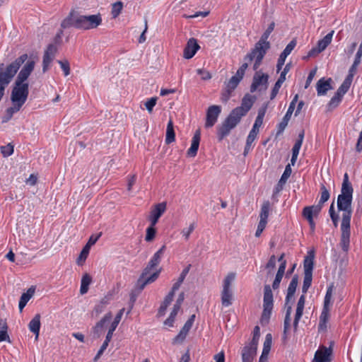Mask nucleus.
<instances>
[{"label": "nucleus", "mask_w": 362, "mask_h": 362, "mask_svg": "<svg viewBox=\"0 0 362 362\" xmlns=\"http://www.w3.org/2000/svg\"><path fill=\"white\" fill-rule=\"evenodd\" d=\"M255 98L246 94L241 101V105L234 108L222 122L217 127V137L221 141L227 136L230 131L234 129L240 122L243 117L245 116L253 105Z\"/></svg>", "instance_id": "nucleus-1"}, {"label": "nucleus", "mask_w": 362, "mask_h": 362, "mask_svg": "<svg viewBox=\"0 0 362 362\" xmlns=\"http://www.w3.org/2000/svg\"><path fill=\"white\" fill-rule=\"evenodd\" d=\"M274 27L275 23L272 22L262 35L259 40L255 45L254 48L244 57V60H248L249 62L255 59L253 69L255 71L259 67L267 52L270 49V42L267 40L273 32Z\"/></svg>", "instance_id": "nucleus-2"}, {"label": "nucleus", "mask_w": 362, "mask_h": 362, "mask_svg": "<svg viewBox=\"0 0 362 362\" xmlns=\"http://www.w3.org/2000/svg\"><path fill=\"white\" fill-rule=\"evenodd\" d=\"M353 187L349 182L348 173L344 175V179L341 188V194L338 195L337 200V209L343 211L341 221H351L352 215Z\"/></svg>", "instance_id": "nucleus-3"}, {"label": "nucleus", "mask_w": 362, "mask_h": 362, "mask_svg": "<svg viewBox=\"0 0 362 362\" xmlns=\"http://www.w3.org/2000/svg\"><path fill=\"white\" fill-rule=\"evenodd\" d=\"M165 250V245H163L152 257L148 264L144 269L142 274L137 282V286L139 288V293L141 292L144 287L151 283L155 281L159 275V271L154 272L153 274H150L151 271L157 267L160 262L161 257Z\"/></svg>", "instance_id": "nucleus-4"}, {"label": "nucleus", "mask_w": 362, "mask_h": 362, "mask_svg": "<svg viewBox=\"0 0 362 362\" xmlns=\"http://www.w3.org/2000/svg\"><path fill=\"white\" fill-rule=\"evenodd\" d=\"M298 282V275H294L288 285L287 289V294L285 299V309H286V315L284 322V334L283 339L286 340L287 339L288 332L291 328V315L292 313V304L293 300L292 298L295 294Z\"/></svg>", "instance_id": "nucleus-5"}, {"label": "nucleus", "mask_w": 362, "mask_h": 362, "mask_svg": "<svg viewBox=\"0 0 362 362\" xmlns=\"http://www.w3.org/2000/svg\"><path fill=\"white\" fill-rule=\"evenodd\" d=\"M274 306L273 293L271 286L268 284L264 287L263 311L260 318L262 325L269 323Z\"/></svg>", "instance_id": "nucleus-6"}, {"label": "nucleus", "mask_w": 362, "mask_h": 362, "mask_svg": "<svg viewBox=\"0 0 362 362\" xmlns=\"http://www.w3.org/2000/svg\"><path fill=\"white\" fill-rule=\"evenodd\" d=\"M27 59L28 55L26 54H22L21 57L17 58L13 62L6 67L4 71L0 72V81L8 86L17 73L20 66Z\"/></svg>", "instance_id": "nucleus-7"}, {"label": "nucleus", "mask_w": 362, "mask_h": 362, "mask_svg": "<svg viewBox=\"0 0 362 362\" xmlns=\"http://www.w3.org/2000/svg\"><path fill=\"white\" fill-rule=\"evenodd\" d=\"M28 84L16 80L11 91V100L12 103L23 105L28 98Z\"/></svg>", "instance_id": "nucleus-8"}, {"label": "nucleus", "mask_w": 362, "mask_h": 362, "mask_svg": "<svg viewBox=\"0 0 362 362\" xmlns=\"http://www.w3.org/2000/svg\"><path fill=\"white\" fill-rule=\"evenodd\" d=\"M102 23L101 16L98 15H79L76 19V28L90 30L97 28Z\"/></svg>", "instance_id": "nucleus-9"}, {"label": "nucleus", "mask_w": 362, "mask_h": 362, "mask_svg": "<svg viewBox=\"0 0 362 362\" xmlns=\"http://www.w3.org/2000/svg\"><path fill=\"white\" fill-rule=\"evenodd\" d=\"M332 296V286H330L327 290L324 299L323 308L320 316V322L318 325L319 332L325 331L327 329V323L329 318V305L331 303Z\"/></svg>", "instance_id": "nucleus-10"}, {"label": "nucleus", "mask_w": 362, "mask_h": 362, "mask_svg": "<svg viewBox=\"0 0 362 362\" xmlns=\"http://www.w3.org/2000/svg\"><path fill=\"white\" fill-rule=\"evenodd\" d=\"M235 277V274L234 273H229L223 280V290L221 292V303L225 307H228L232 304L233 292L230 287Z\"/></svg>", "instance_id": "nucleus-11"}, {"label": "nucleus", "mask_w": 362, "mask_h": 362, "mask_svg": "<svg viewBox=\"0 0 362 362\" xmlns=\"http://www.w3.org/2000/svg\"><path fill=\"white\" fill-rule=\"evenodd\" d=\"M314 256L305 257L303 262L304 268V279L303 284L302 286V292L305 294L311 286L313 280V270L314 267L313 262Z\"/></svg>", "instance_id": "nucleus-12"}, {"label": "nucleus", "mask_w": 362, "mask_h": 362, "mask_svg": "<svg viewBox=\"0 0 362 362\" xmlns=\"http://www.w3.org/2000/svg\"><path fill=\"white\" fill-rule=\"evenodd\" d=\"M350 224L351 221H341V238L339 245L342 250L345 252H348L350 244Z\"/></svg>", "instance_id": "nucleus-13"}, {"label": "nucleus", "mask_w": 362, "mask_h": 362, "mask_svg": "<svg viewBox=\"0 0 362 362\" xmlns=\"http://www.w3.org/2000/svg\"><path fill=\"white\" fill-rule=\"evenodd\" d=\"M57 53V47L54 44H50L47 46L46 49L44 52L43 59H42V71L45 73L49 69V66L55 58V56Z\"/></svg>", "instance_id": "nucleus-14"}, {"label": "nucleus", "mask_w": 362, "mask_h": 362, "mask_svg": "<svg viewBox=\"0 0 362 362\" xmlns=\"http://www.w3.org/2000/svg\"><path fill=\"white\" fill-rule=\"evenodd\" d=\"M269 75L263 74L261 71H257L252 79V83L250 86V91L254 93L257 90L260 86H264V89L267 88Z\"/></svg>", "instance_id": "nucleus-15"}, {"label": "nucleus", "mask_w": 362, "mask_h": 362, "mask_svg": "<svg viewBox=\"0 0 362 362\" xmlns=\"http://www.w3.org/2000/svg\"><path fill=\"white\" fill-rule=\"evenodd\" d=\"M221 112V108L218 105H211L208 108L205 122V127L206 128L211 127L215 124Z\"/></svg>", "instance_id": "nucleus-16"}, {"label": "nucleus", "mask_w": 362, "mask_h": 362, "mask_svg": "<svg viewBox=\"0 0 362 362\" xmlns=\"http://www.w3.org/2000/svg\"><path fill=\"white\" fill-rule=\"evenodd\" d=\"M106 328L113 329V320L110 313L106 314L105 316L97 323L94 328V332L96 334L97 337H99L100 334Z\"/></svg>", "instance_id": "nucleus-17"}, {"label": "nucleus", "mask_w": 362, "mask_h": 362, "mask_svg": "<svg viewBox=\"0 0 362 362\" xmlns=\"http://www.w3.org/2000/svg\"><path fill=\"white\" fill-rule=\"evenodd\" d=\"M166 210V203L161 202L154 206L153 209L151 211L149 216V221L152 226H155L158 223L159 218Z\"/></svg>", "instance_id": "nucleus-18"}, {"label": "nucleus", "mask_w": 362, "mask_h": 362, "mask_svg": "<svg viewBox=\"0 0 362 362\" xmlns=\"http://www.w3.org/2000/svg\"><path fill=\"white\" fill-rule=\"evenodd\" d=\"M305 302V294L303 293L299 298L298 303H297V308H296V310L295 317H294V320L293 322V327L294 332H296L297 330L299 321L303 314Z\"/></svg>", "instance_id": "nucleus-19"}, {"label": "nucleus", "mask_w": 362, "mask_h": 362, "mask_svg": "<svg viewBox=\"0 0 362 362\" xmlns=\"http://www.w3.org/2000/svg\"><path fill=\"white\" fill-rule=\"evenodd\" d=\"M35 62L33 60H30L26 62L22 69L20 71L16 81L20 82H23L27 80L31 72L33 71L35 67Z\"/></svg>", "instance_id": "nucleus-20"}, {"label": "nucleus", "mask_w": 362, "mask_h": 362, "mask_svg": "<svg viewBox=\"0 0 362 362\" xmlns=\"http://www.w3.org/2000/svg\"><path fill=\"white\" fill-rule=\"evenodd\" d=\"M332 354L331 348H327L325 346H321L315 352L314 361L315 362H330V356Z\"/></svg>", "instance_id": "nucleus-21"}, {"label": "nucleus", "mask_w": 362, "mask_h": 362, "mask_svg": "<svg viewBox=\"0 0 362 362\" xmlns=\"http://www.w3.org/2000/svg\"><path fill=\"white\" fill-rule=\"evenodd\" d=\"M199 47H200L197 44V40L194 38H190L184 49V57L185 59L192 58Z\"/></svg>", "instance_id": "nucleus-22"}, {"label": "nucleus", "mask_w": 362, "mask_h": 362, "mask_svg": "<svg viewBox=\"0 0 362 362\" xmlns=\"http://www.w3.org/2000/svg\"><path fill=\"white\" fill-rule=\"evenodd\" d=\"M264 116V112H258V115L257 117H256V119H255V124H253V127L252 128V129L250 130L248 136H247V139H249L250 140H253L255 141V139L257 138V136L259 133V127L262 124V122H263V117Z\"/></svg>", "instance_id": "nucleus-23"}, {"label": "nucleus", "mask_w": 362, "mask_h": 362, "mask_svg": "<svg viewBox=\"0 0 362 362\" xmlns=\"http://www.w3.org/2000/svg\"><path fill=\"white\" fill-rule=\"evenodd\" d=\"M332 80L331 78L325 79V78H320L316 85L317 92L318 95H324L327 93L329 90L332 89L331 85Z\"/></svg>", "instance_id": "nucleus-24"}, {"label": "nucleus", "mask_w": 362, "mask_h": 362, "mask_svg": "<svg viewBox=\"0 0 362 362\" xmlns=\"http://www.w3.org/2000/svg\"><path fill=\"white\" fill-rule=\"evenodd\" d=\"M201 139V134L199 130H197L194 133L192 139L190 148L187 150V155L189 157H194L199 149V142Z\"/></svg>", "instance_id": "nucleus-25"}, {"label": "nucleus", "mask_w": 362, "mask_h": 362, "mask_svg": "<svg viewBox=\"0 0 362 362\" xmlns=\"http://www.w3.org/2000/svg\"><path fill=\"white\" fill-rule=\"evenodd\" d=\"M40 318V315L36 314L28 324L29 329L31 332H33L35 334V339L36 341L38 339L40 334V329L41 325Z\"/></svg>", "instance_id": "nucleus-26"}, {"label": "nucleus", "mask_w": 362, "mask_h": 362, "mask_svg": "<svg viewBox=\"0 0 362 362\" xmlns=\"http://www.w3.org/2000/svg\"><path fill=\"white\" fill-rule=\"evenodd\" d=\"M295 109H293V106H288V108L287 110V112L283 119H281V122L278 124L277 127V135L281 134L286 127L288 125V123L291 117V115Z\"/></svg>", "instance_id": "nucleus-27"}, {"label": "nucleus", "mask_w": 362, "mask_h": 362, "mask_svg": "<svg viewBox=\"0 0 362 362\" xmlns=\"http://www.w3.org/2000/svg\"><path fill=\"white\" fill-rule=\"evenodd\" d=\"M78 16H79V15H78L75 11H71L68 16L62 21L61 27L66 29L71 26H74L76 28V19Z\"/></svg>", "instance_id": "nucleus-28"}, {"label": "nucleus", "mask_w": 362, "mask_h": 362, "mask_svg": "<svg viewBox=\"0 0 362 362\" xmlns=\"http://www.w3.org/2000/svg\"><path fill=\"white\" fill-rule=\"evenodd\" d=\"M35 288L31 286L29 288L25 293H23L20 298L18 307L21 312H22L23 309L29 301V300L33 296L35 293Z\"/></svg>", "instance_id": "nucleus-29"}, {"label": "nucleus", "mask_w": 362, "mask_h": 362, "mask_svg": "<svg viewBox=\"0 0 362 362\" xmlns=\"http://www.w3.org/2000/svg\"><path fill=\"white\" fill-rule=\"evenodd\" d=\"M257 353V349H254L250 346H245L242 351L243 362H252L253 358Z\"/></svg>", "instance_id": "nucleus-30"}, {"label": "nucleus", "mask_w": 362, "mask_h": 362, "mask_svg": "<svg viewBox=\"0 0 362 362\" xmlns=\"http://www.w3.org/2000/svg\"><path fill=\"white\" fill-rule=\"evenodd\" d=\"M270 208V202L269 200L264 201L261 206L259 222L267 223V218L269 214Z\"/></svg>", "instance_id": "nucleus-31"}, {"label": "nucleus", "mask_w": 362, "mask_h": 362, "mask_svg": "<svg viewBox=\"0 0 362 362\" xmlns=\"http://www.w3.org/2000/svg\"><path fill=\"white\" fill-rule=\"evenodd\" d=\"M334 34V30H332L330 33L327 34L322 40H320L317 42V48L318 52L324 51L327 47L331 43L332 37Z\"/></svg>", "instance_id": "nucleus-32"}, {"label": "nucleus", "mask_w": 362, "mask_h": 362, "mask_svg": "<svg viewBox=\"0 0 362 362\" xmlns=\"http://www.w3.org/2000/svg\"><path fill=\"white\" fill-rule=\"evenodd\" d=\"M92 282L91 276L86 273L83 275L81 281L80 293L81 295L86 293L88 291V287Z\"/></svg>", "instance_id": "nucleus-33"}, {"label": "nucleus", "mask_w": 362, "mask_h": 362, "mask_svg": "<svg viewBox=\"0 0 362 362\" xmlns=\"http://www.w3.org/2000/svg\"><path fill=\"white\" fill-rule=\"evenodd\" d=\"M112 329H110V330L108 331V333L106 336V339H105V341L103 342V344L100 346V349L98 350L97 354L95 355V356L93 358L94 362H96L100 358L101 355L103 354L104 351L107 349L108 344L112 338Z\"/></svg>", "instance_id": "nucleus-34"}, {"label": "nucleus", "mask_w": 362, "mask_h": 362, "mask_svg": "<svg viewBox=\"0 0 362 362\" xmlns=\"http://www.w3.org/2000/svg\"><path fill=\"white\" fill-rule=\"evenodd\" d=\"M175 139V134L173 128V122L172 119H170L166 129V136H165V143L170 144L173 142Z\"/></svg>", "instance_id": "nucleus-35"}, {"label": "nucleus", "mask_w": 362, "mask_h": 362, "mask_svg": "<svg viewBox=\"0 0 362 362\" xmlns=\"http://www.w3.org/2000/svg\"><path fill=\"white\" fill-rule=\"evenodd\" d=\"M351 83L352 81L345 78L341 85L337 89V91L336 92L335 94L337 95L339 97L343 98V96L349 90Z\"/></svg>", "instance_id": "nucleus-36"}, {"label": "nucleus", "mask_w": 362, "mask_h": 362, "mask_svg": "<svg viewBox=\"0 0 362 362\" xmlns=\"http://www.w3.org/2000/svg\"><path fill=\"white\" fill-rule=\"evenodd\" d=\"M351 83L352 81L345 78L341 85L337 89V91L336 92L335 94L337 95L339 97L343 98V96L349 90Z\"/></svg>", "instance_id": "nucleus-37"}, {"label": "nucleus", "mask_w": 362, "mask_h": 362, "mask_svg": "<svg viewBox=\"0 0 362 362\" xmlns=\"http://www.w3.org/2000/svg\"><path fill=\"white\" fill-rule=\"evenodd\" d=\"M351 83L352 81L345 78L341 85L337 89V91L336 92L335 94L337 95L339 97L343 98V96L349 90Z\"/></svg>", "instance_id": "nucleus-38"}, {"label": "nucleus", "mask_w": 362, "mask_h": 362, "mask_svg": "<svg viewBox=\"0 0 362 362\" xmlns=\"http://www.w3.org/2000/svg\"><path fill=\"white\" fill-rule=\"evenodd\" d=\"M242 78H240L238 75L233 76L230 80L227 82L226 85V88L233 91L236 87L238 86L239 83L242 80Z\"/></svg>", "instance_id": "nucleus-39"}, {"label": "nucleus", "mask_w": 362, "mask_h": 362, "mask_svg": "<svg viewBox=\"0 0 362 362\" xmlns=\"http://www.w3.org/2000/svg\"><path fill=\"white\" fill-rule=\"evenodd\" d=\"M260 337V328L259 326H255L253 330V337L252 339L249 344L248 346L253 347L254 349H257L258 341Z\"/></svg>", "instance_id": "nucleus-40"}, {"label": "nucleus", "mask_w": 362, "mask_h": 362, "mask_svg": "<svg viewBox=\"0 0 362 362\" xmlns=\"http://www.w3.org/2000/svg\"><path fill=\"white\" fill-rule=\"evenodd\" d=\"M0 327H1V330H0V341H9V336L7 334V324L1 319L0 320Z\"/></svg>", "instance_id": "nucleus-41"}, {"label": "nucleus", "mask_w": 362, "mask_h": 362, "mask_svg": "<svg viewBox=\"0 0 362 362\" xmlns=\"http://www.w3.org/2000/svg\"><path fill=\"white\" fill-rule=\"evenodd\" d=\"M334 201L330 205L329 209V214L330 216V218L332 219V221L333 223V225L335 228L338 226L339 221V216L337 213H336L334 210Z\"/></svg>", "instance_id": "nucleus-42"}, {"label": "nucleus", "mask_w": 362, "mask_h": 362, "mask_svg": "<svg viewBox=\"0 0 362 362\" xmlns=\"http://www.w3.org/2000/svg\"><path fill=\"white\" fill-rule=\"evenodd\" d=\"M320 191L321 195L318 203L323 205L329 199L330 194L328 189L324 185H321Z\"/></svg>", "instance_id": "nucleus-43"}, {"label": "nucleus", "mask_w": 362, "mask_h": 362, "mask_svg": "<svg viewBox=\"0 0 362 362\" xmlns=\"http://www.w3.org/2000/svg\"><path fill=\"white\" fill-rule=\"evenodd\" d=\"M291 174V165L290 164H288L286 168H285V170H284V173L282 174L279 181V183H278V185H283L286 183V180H288V178L290 177Z\"/></svg>", "instance_id": "nucleus-44"}, {"label": "nucleus", "mask_w": 362, "mask_h": 362, "mask_svg": "<svg viewBox=\"0 0 362 362\" xmlns=\"http://www.w3.org/2000/svg\"><path fill=\"white\" fill-rule=\"evenodd\" d=\"M272 343V336L271 334H267L265 337V340L264 342L263 347V354H269Z\"/></svg>", "instance_id": "nucleus-45"}, {"label": "nucleus", "mask_w": 362, "mask_h": 362, "mask_svg": "<svg viewBox=\"0 0 362 362\" xmlns=\"http://www.w3.org/2000/svg\"><path fill=\"white\" fill-rule=\"evenodd\" d=\"M360 64H361L360 62H358L356 60L354 61L353 64L349 68V74H348V75L346 77V79H349L351 81H353L354 76V75H355V74L356 73V71H357V67H358V66Z\"/></svg>", "instance_id": "nucleus-46"}, {"label": "nucleus", "mask_w": 362, "mask_h": 362, "mask_svg": "<svg viewBox=\"0 0 362 362\" xmlns=\"http://www.w3.org/2000/svg\"><path fill=\"white\" fill-rule=\"evenodd\" d=\"M58 64L60 65L61 69L64 71V74L65 76H67L70 74V65L69 62L67 59L59 60Z\"/></svg>", "instance_id": "nucleus-47"}, {"label": "nucleus", "mask_w": 362, "mask_h": 362, "mask_svg": "<svg viewBox=\"0 0 362 362\" xmlns=\"http://www.w3.org/2000/svg\"><path fill=\"white\" fill-rule=\"evenodd\" d=\"M156 233V230L155 228V226H152V225H150V226L148 227L146 229V237H145L146 241H147V242L152 241L155 238Z\"/></svg>", "instance_id": "nucleus-48"}, {"label": "nucleus", "mask_w": 362, "mask_h": 362, "mask_svg": "<svg viewBox=\"0 0 362 362\" xmlns=\"http://www.w3.org/2000/svg\"><path fill=\"white\" fill-rule=\"evenodd\" d=\"M341 100H342L341 98H340L337 95L334 94V95L331 98V100L328 104L329 110H332V109L337 107L341 103Z\"/></svg>", "instance_id": "nucleus-49"}, {"label": "nucleus", "mask_w": 362, "mask_h": 362, "mask_svg": "<svg viewBox=\"0 0 362 362\" xmlns=\"http://www.w3.org/2000/svg\"><path fill=\"white\" fill-rule=\"evenodd\" d=\"M156 102H157V98L154 97V98H150L144 103V105L149 113L152 112L153 107L156 105Z\"/></svg>", "instance_id": "nucleus-50"}, {"label": "nucleus", "mask_w": 362, "mask_h": 362, "mask_svg": "<svg viewBox=\"0 0 362 362\" xmlns=\"http://www.w3.org/2000/svg\"><path fill=\"white\" fill-rule=\"evenodd\" d=\"M1 152L4 157H8L11 156L13 152V146L11 144L4 146L1 147Z\"/></svg>", "instance_id": "nucleus-51"}, {"label": "nucleus", "mask_w": 362, "mask_h": 362, "mask_svg": "<svg viewBox=\"0 0 362 362\" xmlns=\"http://www.w3.org/2000/svg\"><path fill=\"white\" fill-rule=\"evenodd\" d=\"M251 62H249L248 60H245V62L240 66V67L238 69L236 72V75H238L240 78H243L245 75V70L248 67V64Z\"/></svg>", "instance_id": "nucleus-52"}, {"label": "nucleus", "mask_w": 362, "mask_h": 362, "mask_svg": "<svg viewBox=\"0 0 362 362\" xmlns=\"http://www.w3.org/2000/svg\"><path fill=\"white\" fill-rule=\"evenodd\" d=\"M12 104L13 105L8 107L6 112L13 117V114L18 112L23 105L17 103H12Z\"/></svg>", "instance_id": "nucleus-53"}, {"label": "nucleus", "mask_w": 362, "mask_h": 362, "mask_svg": "<svg viewBox=\"0 0 362 362\" xmlns=\"http://www.w3.org/2000/svg\"><path fill=\"white\" fill-rule=\"evenodd\" d=\"M209 11H197L194 14H192V15L184 14L182 16V17L186 18V19L194 18H197V17H199V16H201L202 18H204V17H206L209 15Z\"/></svg>", "instance_id": "nucleus-54"}, {"label": "nucleus", "mask_w": 362, "mask_h": 362, "mask_svg": "<svg viewBox=\"0 0 362 362\" xmlns=\"http://www.w3.org/2000/svg\"><path fill=\"white\" fill-rule=\"evenodd\" d=\"M303 216L308 221L310 219H313V212L312 211V208L309 206H305L303 210Z\"/></svg>", "instance_id": "nucleus-55"}, {"label": "nucleus", "mask_w": 362, "mask_h": 362, "mask_svg": "<svg viewBox=\"0 0 362 362\" xmlns=\"http://www.w3.org/2000/svg\"><path fill=\"white\" fill-rule=\"evenodd\" d=\"M136 176L135 175H129L127 177V189L128 192L132 191V186L136 183Z\"/></svg>", "instance_id": "nucleus-56"}, {"label": "nucleus", "mask_w": 362, "mask_h": 362, "mask_svg": "<svg viewBox=\"0 0 362 362\" xmlns=\"http://www.w3.org/2000/svg\"><path fill=\"white\" fill-rule=\"evenodd\" d=\"M232 92H233L232 90L225 88V89L223 90V92L221 93V101L223 103H227L231 96Z\"/></svg>", "instance_id": "nucleus-57"}, {"label": "nucleus", "mask_w": 362, "mask_h": 362, "mask_svg": "<svg viewBox=\"0 0 362 362\" xmlns=\"http://www.w3.org/2000/svg\"><path fill=\"white\" fill-rule=\"evenodd\" d=\"M187 334L182 331H180L178 334L173 339L174 344H180L182 343L186 338Z\"/></svg>", "instance_id": "nucleus-58"}, {"label": "nucleus", "mask_w": 362, "mask_h": 362, "mask_svg": "<svg viewBox=\"0 0 362 362\" xmlns=\"http://www.w3.org/2000/svg\"><path fill=\"white\" fill-rule=\"evenodd\" d=\"M303 139H304V130H302L298 136V139H296L294 145L293 147H296V148H301V146H302V144H303Z\"/></svg>", "instance_id": "nucleus-59"}, {"label": "nucleus", "mask_w": 362, "mask_h": 362, "mask_svg": "<svg viewBox=\"0 0 362 362\" xmlns=\"http://www.w3.org/2000/svg\"><path fill=\"white\" fill-rule=\"evenodd\" d=\"M194 223H191L188 228H185L182 230V234L186 240H188L191 233L194 230Z\"/></svg>", "instance_id": "nucleus-60"}, {"label": "nucleus", "mask_w": 362, "mask_h": 362, "mask_svg": "<svg viewBox=\"0 0 362 362\" xmlns=\"http://www.w3.org/2000/svg\"><path fill=\"white\" fill-rule=\"evenodd\" d=\"M197 71L201 76L202 80H209L211 78V74L206 70L199 69Z\"/></svg>", "instance_id": "nucleus-61"}, {"label": "nucleus", "mask_w": 362, "mask_h": 362, "mask_svg": "<svg viewBox=\"0 0 362 362\" xmlns=\"http://www.w3.org/2000/svg\"><path fill=\"white\" fill-rule=\"evenodd\" d=\"M276 267V257L275 255H272L268 261V262L266 264V268L268 269H273ZM271 271L269 270V273H270Z\"/></svg>", "instance_id": "nucleus-62"}, {"label": "nucleus", "mask_w": 362, "mask_h": 362, "mask_svg": "<svg viewBox=\"0 0 362 362\" xmlns=\"http://www.w3.org/2000/svg\"><path fill=\"white\" fill-rule=\"evenodd\" d=\"M283 276H284L283 274H280V273L279 274L276 273L274 281H273V284H272V288L274 289H277L279 287V285H280V283L281 281Z\"/></svg>", "instance_id": "nucleus-63"}, {"label": "nucleus", "mask_w": 362, "mask_h": 362, "mask_svg": "<svg viewBox=\"0 0 362 362\" xmlns=\"http://www.w3.org/2000/svg\"><path fill=\"white\" fill-rule=\"evenodd\" d=\"M281 86V85L279 84V83H277V82L275 83L274 86L273 87L272 92H271V95H270L271 100H273L275 98V97L276 96V95L279 93V90Z\"/></svg>", "instance_id": "nucleus-64"}]
</instances>
